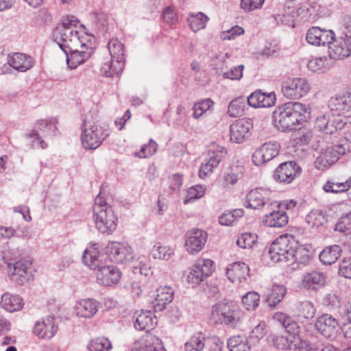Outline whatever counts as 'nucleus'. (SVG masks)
I'll list each match as a JSON object with an SVG mask.
<instances>
[{
	"mask_svg": "<svg viewBox=\"0 0 351 351\" xmlns=\"http://www.w3.org/2000/svg\"><path fill=\"white\" fill-rule=\"evenodd\" d=\"M335 230L346 234L351 232V212L339 219L335 225Z\"/></svg>",
	"mask_w": 351,
	"mask_h": 351,
	"instance_id": "052dcab7",
	"label": "nucleus"
},
{
	"mask_svg": "<svg viewBox=\"0 0 351 351\" xmlns=\"http://www.w3.org/2000/svg\"><path fill=\"white\" fill-rule=\"evenodd\" d=\"M313 350L308 341L302 339L298 335H292L291 351H311Z\"/></svg>",
	"mask_w": 351,
	"mask_h": 351,
	"instance_id": "864d4df0",
	"label": "nucleus"
},
{
	"mask_svg": "<svg viewBox=\"0 0 351 351\" xmlns=\"http://www.w3.org/2000/svg\"><path fill=\"white\" fill-rule=\"evenodd\" d=\"M265 0H241V7L247 11L250 12L262 7Z\"/></svg>",
	"mask_w": 351,
	"mask_h": 351,
	"instance_id": "338daca9",
	"label": "nucleus"
},
{
	"mask_svg": "<svg viewBox=\"0 0 351 351\" xmlns=\"http://www.w3.org/2000/svg\"><path fill=\"white\" fill-rule=\"evenodd\" d=\"M253 129V121L250 118L236 120L230 126V140L241 143L247 138Z\"/></svg>",
	"mask_w": 351,
	"mask_h": 351,
	"instance_id": "f3484780",
	"label": "nucleus"
},
{
	"mask_svg": "<svg viewBox=\"0 0 351 351\" xmlns=\"http://www.w3.org/2000/svg\"><path fill=\"white\" fill-rule=\"evenodd\" d=\"M292 335L289 337L282 335H274L271 339L274 346L278 350H290Z\"/></svg>",
	"mask_w": 351,
	"mask_h": 351,
	"instance_id": "4d7b16f0",
	"label": "nucleus"
},
{
	"mask_svg": "<svg viewBox=\"0 0 351 351\" xmlns=\"http://www.w3.org/2000/svg\"><path fill=\"white\" fill-rule=\"evenodd\" d=\"M1 306L8 312L21 310L23 306V299L17 295L5 293L1 296Z\"/></svg>",
	"mask_w": 351,
	"mask_h": 351,
	"instance_id": "e433bc0d",
	"label": "nucleus"
},
{
	"mask_svg": "<svg viewBox=\"0 0 351 351\" xmlns=\"http://www.w3.org/2000/svg\"><path fill=\"white\" fill-rule=\"evenodd\" d=\"M244 214L243 209H234L232 211L223 213L219 217V222L222 226H232L234 223Z\"/></svg>",
	"mask_w": 351,
	"mask_h": 351,
	"instance_id": "8fccbe9b",
	"label": "nucleus"
},
{
	"mask_svg": "<svg viewBox=\"0 0 351 351\" xmlns=\"http://www.w3.org/2000/svg\"><path fill=\"white\" fill-rule=\"evenodd\" d=\"M276 95L274 92L269 93L256 90L252 93L247 99L248 106L253 108H269L276 103Z\"/></svg>",
	"mask_w": 351,
	"mask_h": 351,
	"instance_id": "b1692460",
	"label": "nucleus"
},
{
	"mask_svg": "<svg viewBox=\"0 0 351 351\" xmlns=\"http://www.w3.org/2000/svg\"><path fill=\"white\" fill-rule=\"evenodd\" d=\"M322 303L329 310H336L341 306V299L335 293H328L323 298Z\"/></svg>",
	"mask_w": 351,
	"mask_h": 351,
	"instance_id": "680f3d73",
	"label": "nucleus"
},
{
	"mask_svg": "<svg viewBox=\"0 0 351 351\" xmlns=\"http://www.w3.org/2000/svg\"><path fill=\"white\" fill-rule=\"evenodd\" d=\"M250 268L243 262H235L226 269V275L232 282L241 283L249 276Z\"/></svg>",
	"mask_w": 351,
	"mask_h": 351,
	"instance_id": "cd10ccee",
	"label": "nucleus"
},
{
	"mask_svg": "<svg viewBox=\"0 0 351 351\" xmlns=\"http://www.w3.org/2000/svg\"><path fill=\"white\" fill-rule=\"evenodd\" d=\"M334 35L335 33L332 30L312 27L306 33V40L312 45L324 46L326 44L328 45L334 39Z\"/></svg>",
	"mask_w": 351,
	"mask_h": 351,
	"instance_id": "412c9836",
	"label": "nucleus"
},
{
	"mask_svg": "<svg viewBox=\"0 0 351 351\" xmlns=\"http://www.w3.org/2000/svg\"><path fill=\"white\" fill-rule=\"evenodd\" d=\"M173 254V250L168 246L156 245L152 250V255L154 258L169 260Z\"/></svg>",
	"mask_w": 351,
	"mask_h": 351,
	"instance_id": "6e6d98bb",
	"label": "nucleus"
},
{
	"mask_svg": "<svg viewBox=\"0 0 351 351\" xmlns=\"http://www.w3.org/2000/svg\"><path fill=\"white\" fill-rule=\"evenodd\" d=\"M98 310L99 302L91 298L82 300L75 306L77 315L84 318L93 317Z\"/></svg>",
	"mask_w": 351,
	"mask_h": 351,
	"instance_id": "2f4dec72",
	"label": "nucleus"
},
{
	"mask_svg": "<svg viewBox=\"0 0 351 351\" xmlns=\"http://www.w3.org/2000/svg\"><path fill=\"white\" fill-rule=\"evenodd\" d=\"M78 22L74 16H68L62 20L53 32L55 40L64 52L79 46H85L81 42L79 32L76 30Z\"/></svg>",
	"mask_w": 351,
	"mask_h": 351,
	"instance_id": "7ed1b4c3",
	"label": "nucleus"
},
{
	"mask_svg": "<svg viewBox=\"0 0 351 351\" xmlns=\"http://www.w3.org/2000/svg\"><path fill=\"white\" fill-rule=\"evenodd\" d=\"M93 23H94L96 28L99 31H101V32L106 31L107 29V27H108V19H107L106 14L102 12H95Z\"/></svg>",
	"mask_w": 351,
	"mask_h": 351,
	"instance_id": "0e129e2a",
	"label": "nucleus"
},
{
	"mask_svg": "<svg viewBox=\"0 0 351 351\" xmlns=\"http://www.w3.org/2000/svg\"><path fill=\"white\" fill-rule=\"evenodd\" d=\"M108 46L111 60L102 65L101 72L105 77H113L121 74L125 67V47L117 38L110 40Z\"/></svg>",
	"mask_w": 351,
	"mask_h": 351,
	"instance_id": "39448f33",
	"label": "nucleus"
},
{
	"mask_svg": "<svg viewBox=\"0 0 351 351\" xmlns=\"http://www.w3.org/2000/svg\"><path fill=\"white\" fill-rule=\"evenodd\" d=\"M314 326L320 335L330 340L335 339L341 330L338 319L328 313L319 315L315 319Z\"/></svg>",
	"mask_w": 351,
	"mask_h": 351,
	"instance_id": "9d476101",
	"label": "nucleus"
},
{
	"mask_svg": "<svg viewBox=\"0 0 351 351\" xmlns=\"http://www.w3.org/2000/svg\"><path fill=\"white\" fill-rule=\"evenodd\" d=\"M302 172L301 167L295 161L284 162L279 165L274 171V179L283 184H290Z\"/></svg>",
	"mask_w": 351,
	"mask_h": 351,
	"instance_id": "ddd939ff",
	"label": "nucleus"
},
{
	"mask_svg": "<svg viewBox=\"0 0 351 351\" xmlns=\"http://www.w3.org/2000/svg\"><path fill=\"white\" fill-rule=\"evenodd\" d=\"M280 146L276 141H269L263 144L252 156L254 162L256 165L266 163L278 156Z\"/></svg>",
	"mask_w": 351,
	"mask_h": 351,
	"instance_id": "aec40b11",
	"label": "nucleus"
},
{
	"mask_svg": "<svg viewBox=\"0 0 351 351\" xmlns=\"http://www.w3.org/2000/svg\"><path fill=\"white\" fill-rule=\"evenodd\" d=\"M227 346L230 351H250L251 349L247 338L240 335L230 337Z\"/></svg>",
	"mask_w": 351,
	"mask_h": 351,
	"instance_id": "79ce46f5",
	"label": "nucleus"
},
{
	"mask_svg": "<svg viewBox=\"0 0 351 351\" xmlns=\"http://www.w3.org/2000/svg\"><path fill=\"white\" fill-rule=\"evenodd\" d=\"M243 176V167L234 166L230 168L228 172L224 173L223 180L226 185L235 184L238 180Z\"/></svg>",
	"mask_w": 351,
	"mask_h": 351,
	"instance_id": "3c124183",
	"label": "nucleus"
},
{
	"mask_svg": "<svg viewBox=\"0 0 351 351\" xmlns=\"http://www.w3.org/2000/svg\"><path fill=\"white\" fill-rule=\"evenodd\" d=\"M57 330L54 317L47 316L42 321L36 322L33 332L39 338L49 339L54 336Z\"/></svg>",
	"mask_w": 351,
	"mask_h": 351,
	"instance_id": "5701e85b",
	"label": "nucleus"
},
{
	"mask_svg": "<svg viewBox=\"0 0 351 351\" xmlns=\"http://www.w3.org/2000/svg\"><path fill=\"white\" fill-rule=\"evenodd\" d=\"M132 351H167L160 338L152 333L144 335L135 344Z\"/></svg>",
	"mask_w": 351,
	"mask_h": 351,
	"instance_id": "4be33fe9",
	"label": "nucleus"
},
{
	"mask_svg": "<svg viewBox=\"0 0 351 351\" xmlns=\"http://www.w3.org/2000/svg\"><path fill=\"white\" fill-rule=\"evenodd\" d=\"M258 236L250 232L241 234L237 241V244L241 248H251L256 243Z\"/></svg>",
	"mask_w": 351,
	"mask_h": 351,
	"instance_id": "603ef678",
	"label": "nucleus"
},
{
	"mask_svg": "<svg viewBox=\"0 0 351 351\" xmlns=\"http://www.w3.org/2000/svg\"><path fill=\"white\" fill-rule=\"evenodd\" d=\"M224 343L217 336L197 333L185 343V351H222Z\"/></svg>",
	"mask_w": 351,
	"mask_h": 351,
	"instance_id": "6e6552de",
	"label": "nucleus"
},
{
	"mask_svg": "<svg viewBox=\"0 0 351 351\" xmlns=\"http://www.w3.org/2000/svg\"><path fill=\"white\" fill-rule=\"evenodd\" d=\"M326 62L327 58L325 56L314 58L308 60L307 66L313 72H322L324 69L328 67V64Z\"/></svg>",
	"mask_w": 351,
	"mask_h": 351,
	"instance_id": "13d9d810",
	"label": "nucleus"
},
{
	"mask_svg": "<svg viewBox=\"0 0 351 351\" xmlns=\"http://www.w3.org/2000/svg\"><path fill=\"white\" fill-rule=\"evenodd\" d=\"M8 64L15 70L20 72H25L33 66L32 58L25 53H15L9 55Z\"/></svg>",
	"mask_w": 351,
	"mask_h": 351,
	"instance_id": "7c9ffc66",
	"label": "nucleus"
},
{
	"mask_svg": "<svg viewBox=\"0 0 351 351\" xmlns=\"http://www.w3.org/2000/svg\"><path fill=\"white\" fill-rule=\"evenodd\" d=\"M264 223L269 227L281 228L288 223V216L285 210L280 208H272L265 210Z\"/></svg>",
	"mask_w": 351,
	"mask_h": 351,
	"instance_id": "bb28decb",
	"label": "nucleus"
},
{
	"mask_svg": "<svg viewBox=\"0 0 351 351\" xmlns=\"http://www.w3.org/2000/svg\"><path fill=\"white\" fill-rule=\"evenodd\" d=\"M339 274L344 278L351 279V260L343 259L339 263Z\"/></svg>",
	"mask_w": 351,
	"mask_h": 351,
	"instance_id": "774afa93",
	"label": "nucleus"
},
{
	"mask_svg": "<svg viewBox=\"0 0 351 351\" xmlns=\"http://www.w3.org/2000/svg\"><path fill=\"white\" fill-rule=\"evenodd\" d=\"M205 278H207L204 271H202L196 264L193 266L191 271L187 276V280L189 283L193 285H198L199 282L203 281Z\"/></svg>",
	"mask_w": 351,
	"mask_h": 351,
	"instance_id": "bf43d9fd",
	"label": "nucleus"
},
{
	"mask_svg": "<svg viewBox=\"0 0 351 351\" xmlns=\"http://www.w3.org/2000/svg\"><path fill=\"white\" fill-rule=\"evenodd\" d=\"M66 55V62L71 69H76L79 65L84 63L90 57V53L79 51L77 47L73 48L64 52Z\"/></svg>",
	"mask_w": 351,
	"mask_h": 351,
	"instance_id": "473e14b6",
	"label": "nucleus"
},
{
	"mask_svg": "<svg viewBox=\"0 0 351 351\" xmlns=\"http://www.w3.org/2000/svg\"><path fill=\"white\" fill-rule=\"evenodd\" d=\"M227 154L225 147L217 144H213L208 151V160L212 167H217Z\"/></svg>",
	"mask_w": 351,
	"mask_h": 351,
	"instance_id": "37998d69",
	"label": "nucleus"
},
{
	"mask_svg": "<svg viewBox=\"0 0 351 351\" xmlns=\"http://www.w3.org/2000/svg\"><path fill=\"white\" fill-rule=\"evenodd\" d=\"M247 105L245 97H239L229 104L227 114L231 117L242 116Z\"/></svg>",
	"mask_w": 351,
	"mask_h": 351,
	"instance_id": "ea45409f",
	"label": "nucleus"
},
{
	"mask_svg": "<svg viewBox=\"0 0 351 351\" xmlns=\"http://www.w3.org/2000/svg\"><path fill=\"white\" fill-rule=\"evenodd\" d=\"M174 291L169 286L160 287L156 290V295L152 301V307L155 312L163 311L173 299Z\"/></svg>",
	"mask_w": 351,
	"mask_h": 351,
	"instance_id": "393cba45",
	"label": "nucleus"
},
{
	"mask_svg": "<svg viewBox=\"0 0 351 351\" xmlns=\"http://www.w3.org/2000/svg\"><path fill=\"white\" fill-rule=\"evenodd\" d=\"M186 250L191 254L200 252L204 247L207 239V232L198 228H192L184 236Z\"/></svg>",
	"mask_w": 351,
	"mask_h": 351,
	"instance_id": "2eb2a0df",
	"label": "nucleus"
},
{
	"mask_svg": "<svg viewBox=\"0 0 351 351\" xmlns=\"http://www.w3.org/2000/svg\"><path fill=\"white\" fill-rule=\"evenodd\" d=\"M243 313L237 306L218 302L211 308L210 320L215 324H225L234 328L240 322Z\"/></svg>",
	"mask_w": 351,
	"mask_h": 351,
	"instance_id": "423d86ee",
	"label": "nucleus"
},
{
	"mask_svg": "<svg viewBox=\"0 0 351 351\" xmlns=\"http://www.w3.org/2000/svg\"><path fill=\"white\" fill-rule=\"evenodd\" d=\"M326 276L320 271H313L304 274L302 280V285L308 290H317L324 286Z\"/></svg>",
	"mask_w": 351,
	"mask_h": 351,
	"instance_id": "c756f323",
	"label": "nucleus"
},
{
	"mask_svg": "<svg viewBox=\"0 0 351 351\" xmlns=\"http://www.w3.org/2000/svg\"><path fill=\"white\" fill-rule=\"evenodd\" d=\"M341 252L339 245L326 247L319 254V260L324 265H332L339 258Z\"/></svg>",
	"mask_w": 351,
	"mask_h": 351,
	"instance_id": "4c0bfd02",
	"label": "nucleus"
},
{
	"mask_svg": "<svg viewBox=\"0 0 351 351\" xmlns=\"http://www.w3.org/2000/svg\"><path fill=\"white\" fill-rule=\"evenodd\" d=\"M109 135L108 130L102 127L84 121L81 134L82 146L87 149H95Z\"/></svg>",
	"mask_w": 351,
	"mask_h": 351,
	"instance_id": "1a4fd4ad",
	"label": "nucleus"
},
{
	"mask_svg": "<svg viewBox=\"0 0 351 351\" xmlns=\"http://www.w3.org/2000/svg\"><path fill=\"white\" fill-rule=\"evenodd\" d=\"M89 351H109L112 348V343L104 337L91 339L87 345Z\"/></svg>",
	"mask_w": 351,
	"mask_h": 351,
	"instance_id": "49530a36",
	"label": "nucleus"
},
{
	"mask_svg": "<svg viewBox=\"0 0 351 351\" xmlns=\"http://www.w3.org/2000/svg\"><path fill=\"white\" fill-rule=\"evenodd\" d=\"M339 114L337 117L332 116L331 125L333 127L332 134L337 130H350L351 128V114L347 116Z\"/></svg>",
	"mask_w": 351,
	"mask_h": 351,
	"instance_id": "de8ad7c7",
	"label": "nucleus"
},
{
	"mask_svg": "<svg viewBox=\"0 0 351 351\" xmlns=\"http://www.w3.org/2000/svg\"><path fill=\"white\" fill-rule=\"evenodd\" d=\"M310 258L309 252L306 248L303 246L295 248V245H293V252L291 253V256L289 258L288 265H294L297 264V267L293 266V268L296 269L297 267H300V265H306L309 263Z\"/></svg>",
	"mask_w": 351,
	"mask_h": 351,
	"instance_id": "c9c22d12",
	"label": "nucleus"
},
{
	"mask_svg": "<svg viewBox=\"0 0 351 351\" xmlns=\"http://www.w3.org/2000/svg\"><path fill=\"white\" fill-rule=\"evenodd\" d=\"M273 319L285 329L290 335H298L300 327L298 322L290 315L283 312H276L273 315Z\"/></svg>",
	"mask_w": 351,
	"mask_h": 351,
	"instance_id": "c85d7f7f",
	"label": "nucleus"
},
{
	"mask_svg": "<svg viewBox=\"0 0 351 351\" xmlns=\"http://www.w3.org/2000/svg\"><path fill=\"white\" fill-rule=\"evenodd\" d=\"M286 293L287 289L285 286L274 285L266 300L268 305L275 307L282 300Z\"/></svg>",
	"mask_w": 351,
	"mask_h": 351,
	"instance_id": "a19ab883",
	"label": "nucleus"
},
{
	"mask_svg": "<svg viewBox=\"0 0 351 351\" xmlns=\"http://www.w3.org/2000/svg\"><path fill=\"white\" fill-rule=\"evenodd\" d=\"M310 90V85L304 78H295L282 86L283 95L291 99H297L306 95Z\"/></svg>",
	"mask_w": 351,
	"mask_h": 351,
	"instance_id": "a211bd4d",
	"label": "nucleus"
},
{
	"mask_svg": "<svg viewBox=\"0 0 351 351\" xmlns=\"http://www.w3.org/2000/svg\"><path fill=\"white\" fill-rule=\"evenodd\" d=\"M134 324L138 330H148L154 326L153 313L150 311H142L135 313Z\"/></svg>",
	"mask_w": 351,
	"mask_h": 351,
	"instance_id": "f704fd0d",
	"label": "nucleus"
},
{
	"mask_svg": "<svg viewBox=\"0 0 351 351\" xmlns=\"http://www.w3.org/2000/svg\"><path fill=\"white\" fill-rule=\"evenodd\" d=\"M107 254L112 262L123 263L133 260L132 247L125 243L111 242L107 247Z\"/></svg>",
	"mask_w": 351,
	"mask_h": 351,
	"instance_id": "dca6fc26",
	"label": "nucleus"
},
{
	"mask_svg": "<svg viewBox=\"0 0 351 351\" xmlns=\"http://www.w3.org/2000/svg\"><path fill=\"white\" fill-rule=\"evenodd\" d=\"M208 17L202 12L190 14L187 22L191 29L196 32L205 28Z\"/></svg>",
	"mask_w": 351,
	"mask_h": 351,
	"instance_id": "a18cd8bd",
	"label": "nucleus"
},
{
	"mask_svg": "<svg viewBox=\"0 0 351 351\" xmlns=\"http://www.w3.org/2000/svg\"><path fill=\"white\" fill-rule=\"evenodd\" d=\"M332 116L330 114H322L317 117L315 128L326 134H332L333 126L331 125Z\"/></svg>",
	"mask_w": 351,
	"mask_h": 351,
	"instance_id": "09e8293b",
	"label": "nucleus"
},
{
	"mask_svg": "<svg viewBox=\"0 0 351 351\" xmlns=\"http://www.w3.org/2000/svg\"><path fill=\"white\" fill-rule=\"evenodd\" d=\"M328 107L332 111L338 112V114H351V99L349 95L346 92L332 97L328 101Z\"/></svg>",
	"mask_w": 351,
	"mask_h": 351,
	"instance_id": "a878e982",
	"label": "nucleus"
},
{
	"mask_svg": "<svg viewBox=\"0 0 351 351\" xmlns=\"http://www.w3.org/2000/svg\"><path fill=\"white\" fill-rule=\"evenodd\" d=\"M271 191L264 188H257L251 190L247 195L246 208L252 209L271 210L274 201L271 198Z\"/></svg>",
	"mask_w": 351,
	"mask_h": 351,
	"instance_id": "f8f14e48",
	"label": "nucleus"
},
{
	"mask_svg": "<svg viewBox=\"0 0 351 351\" xmlns=\"http://www.w3.org/2000/svg\"><path fill=\"white\" fill-rule=\"evenodd\" d=\"M260 296L254 291L248 292L242 297V303L247 310H254L259 304Z\"/></svg>",
	"mask_w": 351,
	"mask_h": 351,
	"instance_id": "5fc2aeb1",
	"label": "nucleus"
},
{
	"mask_svg": "<svg viewBox=\"0 0 351 351\" xmlns=\"http://www.w3.org/2000/svg\"><path fill=\"white\" fill-rule=\"evenodd\" d=\"M351 187V177L345 181L337 178H332L326 182L323 190L326 193H341L348 191Z\"/></svg>",
	"mask_w": 351,
	"mask_h": 351,
	"instance_id": "72a5a7b5",
	"label": "nucleus"
},
{
	"mask_svg": "<svg viewBox=\"0 0 351 351\" xmlns=\"http://www.w3.org/2000/svg\"><path fill=\"white\" fill-rule=\"evenodd\" d=\"M295 245L294 239L288 235H282L270 245L265 253L274 263H289L293 252V246Z\"/></svg>",
	"mask_w": 351,
	"mask_h": 351,
	"instance_id": "0eeeda50",
	"label": "nucleus"
},
{
	"mask_svg": "<svg viewBox=\"0 0 351 351\" xmlns=\"http://www.w3.org/2000/svg\"><path fill=\"white\" fill-rule=\"evenodd\" d=\"M310 112V108L306 104L298 101L287 102L273 112V123L279 131H291L306 122Z\"/></svg>",
	"mask_w": 351,
	"mask_h": 351,
	"instance_id": "f257e3e1",
	"label": "nucleus"
},
{
	"mask_svg": "<svg viewBox=\"0 0 351 351\" xmlns=\"http://www.w3.org/2000/svg\"><path fill=\"white\" fill-rule=\"evenodd\" d=\"M244 69L243 64H240L234 66L230 71L224 72L223 77L231 80H240L243 77V70Z\"/></svg>",
	"mask_w": 351,
	"mask_h": 351,
	"instance_id": "69168bd1",
	"label": "nucleus"
},
{
	"mask_svg": "<svg viewBox=\"0 0 351 351\" xmlns=\"http://www.w3.org/2000/svg\"><path fill=\"white\" fill-rule=\"evenodd\" d=\"M315 313L316 308L310 301L300 302L297 304L296 315L299 319H311L315 317Z\"/></svg>",
	"mask_w": 351,
	"mask_h": 351,
	"instance_id": "58836bf2",
	"label": "nucleus"
},
{
	"mask_svg": "<svg viewBox=\"0 0 351 351\" xmlns=\"http://www.w3.org/2000/svg\"><path fill=\"white\" fill-rule=\"evenodd\" d=\"M346 153V147L341 144L328 147L316 158L315 165L318 169H324L336 162Z\"/></svg>",
	"mask_w": 351,
	"mask_h": 351,
	"instance_id": "4468645a",
	"label": "nucleus"
},
{
	"mask_svg": "<svg viewBox=\"0 0 351 351\" xmlns=\"http://www.w3.org/2000/svg\"><path fill=\"white\" fill-rule=\"evenodd\" d=\"M8 273L11 280L19 285H23L33 278L32 262L21 259L8 265Z\"/></svg>",
	"mask_w": 351,
	"mask_h": 351,
	"instance_id": "9b49d317",
	"label": "nucleus"
},
{
	"mask_svg": "<svg viewBox=\"0 0 351 351\" xmlns=\"http://www.w3.org/2000/svg\"><path fill=\"white\" fill-rule=\"evenodd\" d=\"M93 211L96 228L100 232L110 234L116 230L117 217L111 206L100 194L95 197Z\"/></svg>",
	"mask_w": 351,
	"mask_h": 351,
	"instance_id": "20e7f679",
	"label": "nucleus"
},
{
	"mask_svg": "<svg viewBox=\"0 0 351 351\" xmlns=\"http://www.w3.org/2000/svg\"><path fill=\"white\" fill-rule=\"evenodd\" d=\"M308 223L313 228H319L328 221L325 212L320 209L312 210L306 216Z\"/></svg>",
	"mask_w": 351,
	"mask_h": 351,
	"instance_id": "c03bdc74",
	"label": "nucleus"
},
{
	"mask_svg": "<svg viewBox=\"0 0 351 351\" xmlns=\"http://www.w3.org/2000/svg\"><path fill=\"white\" fill-rule=\"evenodd\" d=\"M351 55V39L344 37H338L331 41L328 45V56L330 59H343Z\"/></svg>",
	"mask_w": 351,
	"mask_h": 351,
	"instance_id": "6ab92c4d",
	"label": "nucleus"
},
{
	"mask_svg": "<svg viewBox=\"0 0 351 351\" xmlns=\"http://www.w3.org/2000/svg\"><path fill=\"white\" fill-rule=\"evenodd\" d=\"M162 16L164 23L170 26L176 25L178 21V14L171 6L166 7L164 9Z\"/></svg>",
	"mask_w": 351,
	"mask_h": 351,
	"instance_id": "e2e57ef3",
	"label": "nucleus"
},
{
	"mask_svg": "<svg viewBox=\"0 0 351 351\" xmlns=\"http://www.w3.org/2000/svg\"><path fill=\"white\" fill-rule=\"evenodd\" d=\"M96 244L85 250L82 254L83 263L92 269H97V280L104 286L117 284L121 277V272L114 265H105L103 263L104 255L99 253Z\"/></svg>",
	"mask_w": 351,
	"mask_h": 351,
	"instance_id": "f03ea898",
	"label": "nucleus"
}]
</instances>
